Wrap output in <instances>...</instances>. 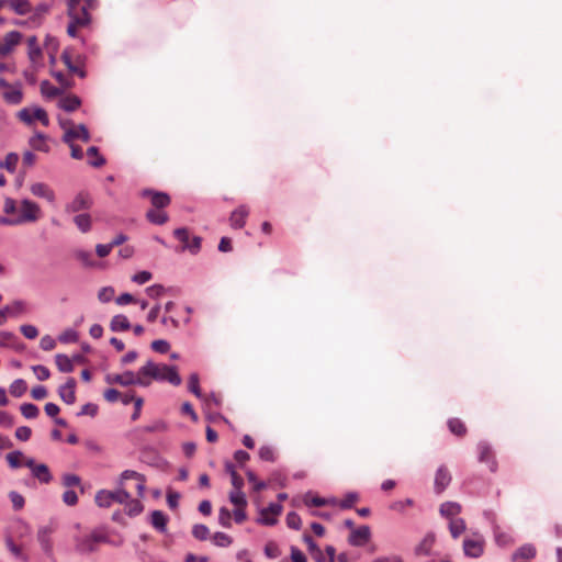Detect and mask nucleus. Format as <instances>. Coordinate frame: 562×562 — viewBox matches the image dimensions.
Instances as JSON below:
<instances>
[{
  "instance_id": "58",
  "label": "nucleus",
  "mask_w": 562,
  "mask_h": 562,
  "mask_svg": "<svg viewBox=\"0 0 562 562\" xmlns=\"http://www.w3.org/2000/svg\"><path fill=\"white\" fill-rule=\"evenodd\" d=\"M359 499L358 494L356 493H349L345 496L344 499L339 502V506L342 509H348L353 506V504Z\"/></svg>"
},
{
  "instance_id": "57",
  "label": "nucleus",
  "mask_w": 562,
  "mask_h": 562,
  "mask_svg": "<svg viewBox=\"0 0 562 562\" xmlns=\"http://www.w3.org/2000/svg\"><path fill=\"white\" fill-rule=\"evenodd\" d=\"M32 370L40 381H45L50 376L48 368L42 364L32 367Z\"/></svg>"
},
{
  "instance_id": "61",
  "label": "nucleus",
  "mask_w": 562,
  "mask_h": 562,
  "mask_svg": "<svg viewBox=\"0 0 562 562\" xmlns=\"http://www.w3.org/2000/svg\"><path fill=\"white\" fill-rule=\"evenodd\" d=\"M32 436V429L27 426H21L15 429V437L21 441H27Z\"/></svg>"
},
{
  "instance_id": "47",
  "label": "nucleus",
  "mask_w": 562,
  "mask_h": 562,
  "mask_svg": "<svg viewBox=\"0 0 562 562\" xmlns=\"http://www.w3.org/2000/svg\"><path fill=\"white\" fill-rule=\"evenodd\" d=\"M52 76L57 80L63 89H70L75 85L71 78L67 77L60 71H52Z\"/></svg>"
},
{
  "instance_id": "26",
  "label": "nucleus",
  "mask_w": 562,
  "mask_h": 562,
  "mask_svg": "<svg viewBox=\"0 0 562 562\" xmlns=\"http://www.w3.org/2000/svg\"><path fill=\"white\" fill-rule=\"evenodd\" d=\"M146 218L155 225H162L168 222L169 217L164 209H149L146 212Z\"/></svg>"
},
{
  "instance_id": "34",
  "label": "nucleus",
  "mask_w": 562,
  "mask_h": 562,
  "mask_svg": "<svg viewBox=\"0 0 562 562\" xmlns=\"http://www.w3.org/2000/svg\"><path fill=\"white\" fill-rule=\"evenodd\" d=\"M168 518L161 510H154L151 513L150 522L154 528L159 531H165L167 526Z\"/></svg>"
},
{
  "instance_id": "42",
  "label": "nucleus",
  "mask_w": 562,
  "mask_h": 562,
  "mask_svg": "<svg viewBox=\"0 0 562 562\" xmlns=\"http://www.w3.org/2000/svg\"><path fill=\"white\" fill-rule=\"evenodd\" d=\"M20 411H21V414L27 419L36 418L40 414L38 407L32 403L22 404L20 406Z\"/></svg>"
},
{
  "instance_id": "52",
  "label": "nucleus",
  "mask_w": 562,
  "mask_h": 562,
  "mask_svg": "<svg viewBox=\"0 0 562 562\" xmlns=\"http://www.w3.org/2000/svg\"><path fill=\"white\" fill-rule=\"evenodd\" d=\"M218 522L225 528L232 527V514L226 507H222L218 513Z\"/></svg>"
},
{
  "instance_id": "43",
  "label": "nucleus",
  "mask_w": 562,
  "mask_h": 562,
  "mask_svg": "<svg viewBox=\"0 0 562 562\" xmlns=\"http://www.w3.org/2000/svg\"><path fill=\"white\" fill-rule=\"evenodd\" d=\"M125 510L130 516H136L143 512V505L138 499L128 498L127 502H124Z\"/></svg>"
},
{
  "instance_id": "51",
  "label": "nucleus",
  "mask_w": 562,
  "mask_h": 562,
  "mask_svg": "<svg viewBox=\"0 0 562 562\" xmlns=\"http://www.w3.org/2000/svg\"><path fill=\"white\" fill-rule=\"evenodd\" d=\"M304 503L307 506L321 507V506H325V505H329V504H336V501H334V499H326V498H322V497H318V496L311 497V498L308 496H306L305 499H304Z\"/></svg>"
},
{
  "instance_id": "37",
  "label": "nucleus",
  "mask_w": 562,
  "mask_h": 562,
  "mask_svg": "<svg viewBox=\"0 0 562 562\" xmlns=\"http://www.w3.org/2000/svg\"><path fill=\"white\" fill-rule=\"evenodd\" d=\"M41 92L46 98H55L63 93V90L53 86L48 80L41 83Z\"/></svg>"
},
{
  "instance_id": "50",
  "label": "nucleus",
  "mask_w": 562,
  "mask_h": 562,
  "mask_svg": "<svg viewBox=\"0 0 562 562\" xmlns=\"http://www.w3.org/2000/svg\"><path fill=\"white\" fill-rule=\"evenodd\" d=\"M18 161L19 156L16 154L11 153L7 155L4 161L0 162V167L5 168L10 172H13L15 170Z\"/></svg>"
},
{
  "instance_id": "40",
  "label": "nucleus",
  "mask_w": 562,
  "mask_h": 562,
  "mask_svg": "<svg viewBox=\"0 0 562 562\" xmlns=\"http://www.w3.org/2000/svg\"><path fill=\"white\" fill-rule=\"evenodd\" d=\"M495 541L501 547H508L513 543V539L509 533L501 530L499 527L494 529Z\"/></svg>"
},
{
  "instance_id": "60",
  "label": "nucleus",
  "mask_w": 562,
  "mask_h": 562,
  "mask_svg": "<svg viewBox=\"0 0 562 562\" xmlns=\"http://www.w3.org/2000/svg\"><path fill=\"white\" fill-rule=\"evenodd\" d=\"M114 290L111 286L102 288L98 293V299L102 303H108L113 299Z\"/></svg>"
},
{
  "instance_id": "1",
  "label": "nucleus",
  "mask_w": 562,
  "mask_h": 562,
  "mask_svg": "<svg viewBox=\"0 0 562 562\" xmlns=\"http://www.w3.org/2000/svg\"><path fill=\"white\" fill-rule=\"evenodd\" d=\"M153 381H167L175 386L182 382L176 367L147 361L138 370V385L149 386Z\"/></svg>"
},
{
  "instance_id": "53",
  "label": "nucleus",
  "mask_w": 562,
  "mask_h": 562,
  "mask_svg": "<svg viewBox=\"0 0 562 562\" xmlns=\"http://www.w3.org/2000/svg\"><path fill=\"white\" fill-rule=\"evenodd\" d=\"M23 453L21 451H13L7 454V461L11 468H20Z\"/></svg>"
},
{
  "instance_id": "3",
  "label": "nucleus",
  "mask_w": 562,
  "mask_h": 562,
  "mask_svg": "<svg viewBox=\"0 0 562 562\" xmlns=\"http://www.w3.org/2000/svg\"><path fill=\"white\" fill-rule=\"evenodd\" d=\"M61 61L67 67L68 71L72 75H77L79 78L83 79L87 76L85 70L86 66V57L81 54H74L71 49H65L61 53Z\"/></svg>"
},
{
  "instance_id": "39",
  "label": "nucleus",
  "mask_w": 562,
  "mask_h": 562,
  "mask_svg": "<svg viewBox=\"0 0 562 562\" xmlns=\"http://www.w3.org/2000/svg\"><path fill=\"white\" fill-rule=\"evenodd\" d=\"M449 530L453 538H458L465 530V522L461 518L450 520Z\"/></svg>"
},
{
  "instance_id": "16",
  "label": "nucleus",
  "mask_w": 562,
  "mask_h": 562,
  "mask_svg": "<svg viewBox=\"0 0 562 562\" xmlns=\"http://www.w3.org/2000/svg\"><path fill=\"white\" fill-rule=\"evenodd\" d=\"M33 195L45 199L48 203L54 204L56 194L54 190L44 182H35L30 188Z\"/></svg>"
},
{
  "instance_id": "30",
  "label": "nucleus",
  "mask_w": 562,
  "mask_h": 562,
  "mask_svg": "<svg viewBox=\"0 0 562 562\" xmlns=\"http://www.w3.org/2000/svg\"><path fill=\"white\" fill-rule=\"evenodd\" d=\"M32 474L34 477H36L41 483H49L52 481V474L49 472V469L46 464H38L37 467H34V470L32 471Z\"/></svg>"
},
{
  "instance_id": "12",
  "label": "nucleus",
  "mask_w": 562,
  "mask_h": 562,
  "mask_svg": "<svg viewBox=\"0 0 562 562\" xmlns=\"http://www.w3.org/2000/svg\"><path fill=\"white\" fill-rule=\"evenodd\" d=\"M92 205L91 198L88 193H78L71 202L65 206L67 213H76L83 210H89Z\"/></svg>"
},
{
  "instance_id": "29",
  "label": "nucleus",
  "mask_w": 562,
  "mask_h": 562,
  "mask_svg": "<svg viewBox=\"0 0 562 562\" xmlns=\"http://www.w3.org/2000/svg\"><path fill=\"white\" fill-rule=\"evenodd\" d=\"M536 548L532 544H524L520 548H518L512 555L513 560L518 559H533L536 557Z\"/></svg>"
},
{
  "instance_id": "11",
  "label": "nucleus",
  "mask_w": 562,
  "mask_h": 562,
  "mask_svg": "<svg viewBox=\"0 0 562 562\" xmlns=\"http://www.w3.org/2000/svg\"><path fill=\"white\" fill-rule=\"evenodd\" d=\"M282 512V506L280 504H270L268 507L262 508L260 510V517L258 522L266 526H273L278 521V516Z\"/></svg>"
},
{
  "instance_id": "22",
  "label": "nucleus",
  "mask_w": 562,
  "mask_h": 562,
  "mask_svg": "<svg viewBox=\"0 0 562 562\" xmlns=\"http://www.w3.org/2000/svg\"><path fill=\"white\" fill-rule=\"evenodd\" d=\"M248 214H249L248 207L245 205H240L235 211H233V213L231 214V218H229L231 225L234 228L244 227Z\"/></svg>"
},
{
  "instance_id": "25",
  "label": "nucleus",
  "mask_w": 562,
  "mask_h": 562,
  "mask_svg": "<svg viewBox=\"0 0 562 562\" xmlns=\"http://www.w3.org/2000/svg\"><path fill=\"white\" fill-rule=\"evenodd\" d=\"M27 47H29V58L33 66L35 67L37 64H40L42 59V50L38 46L37 38L35 36H31L27 40Z\"/></svg>"
},
{
  "instance_id": "21",
  "label": "nucleus",
  "mask_w": 562,
  "mask_h": 562,
  "mask_svg": "<svg viewBox=\"0 0 562 562\" xmlns=\"http://www.w3.org/2000/svg\"><path fill=\"white\" fill-rule=\"evenodd\" d=\"M479 460L490 464V470L494 472L496 470V462L494 460L493 451L487 443L481 442L477 446Z\"/></svg>"
},
{
  "instance_id": "54",
  "label": "nucleus",
  "mask_w": 562,
  "mask_h": 562,
  "mask_svg": "<svg viewBox=\"0 0 562 562\" xmlns=\"http://www.w3.org/2000/svg\"><path fill=\"white\" fill-rule=\"evenodd\" d=\"M192 535L199 540H206L210 529L205 525H195L192 529Z\"/></svg>"
},
{
  "instance_id": "44",
  "label": "nucleus",
  "mask_w": 562,
  "mask_h": 562,
  "mask_svg": "<svg viewBox=\"0 0 562 562\" xmlns=\"http://www.w3.org/2000/svg\"><path fill=\"white\" fill-rule=\"evenodd\" d=\"M188 389L191 393H193L196 397L201 398L202 393L200 389V379L198 373H191L188 381Z\"/></svg>"
},
{
  "instance_id": "18",
  "label": "nucleus",
  "mask_w": 562,
  "mask_h": 562,
  "mask_svg": "<svg viewBox=\"0 0 562 562\" xmlns=\"http://www.w3.org/2000/svg\"><path fill=\"white\" fill-rule=\"evenodd\" d=\"M143 195L150 199L151 209H165L170 204V196L165 192L145 190Z\"/></svg>"
},
{
  "instance_id": "38",
  "label": "nucleus",
  "mask_w": 562,
  "mask_h": 562,
  "mask_svg": "<svg viewBox=\"0 0 562 562\" xmlns=\"http://www.w3.org/2000/svg\"><path fill=\"white\" fill-rule=\"evenodd\" d=\"M10 393L14 397H21L27 390V384L23 379L14 380L10 385Z\"/></svg>"
},
{
  "instance_id": "6",
  "label": "nucleus",
  "mask_w": 562,
  "mask_h": 562,
  "mask_svg": "<svg viewBox=\"0 0 562 562\" xmlns=\"http://www.w3.org/2000/svg\"><path fill=\"white\" fill-rule=\"evenodd\" d=\"M18 117L27 125L33 124L35 121H40L44 126L49 124L46 111L38 106L23 108L19 111Z\"/></svg>"
},
{
  "instance_id": "19",
  "label": "nucleus",
  "mask_w": 562,
  "mask_h": 562,
  "mask_svg": "<svg viewBox=\"0 0 562 562\" xmlns=\"http://www.w3.org/2000/svg\"><path fill=\"white\" fill-rule=\"evenodd\" d=\"M75 389L76 381L72 378L68 379L64 385L59 386L58 394L66 404L70 405L76 402Z\"/></svg>"
},
{
  "instance_id": "48",
  "label": "nucleus",
  "mask_w": 562,
  "mask_h": 562,
  "mask_svg": "<svg viewBox=\"0 0 562 562\" xmlns=\"http://www.w3.org/2000/svg\"><path fill=\"white\" fill-rule=\"evenodd\" d=\"M212 541L217 547H228L232 544L233 539L227 533L224 532H215Z\"/></svg>"
},
{
  "instance_id": "14",
  "label": "nucleus",
  "mask_w": 562,
  "mask_h": 562,
  "mask_svg": "<svg viewBox=\"0 0 562 562\" xmlns=\"http://www.w3.org/2000/svg\"><path fill=\"white\" fill-rule=\"evenodd\" d=\"M106 381L110 384H120L122 386L138 385V371H126L122 374H109Z\"/></svg>"
},
{
  "instance_id": "5",
  "label": "nucleus",
  "mask_w": 562,
  "mask_h": 562,
  "mask_svg": "<svg viewBox=\"0 0 562 562\" xmlns=\"http://www.w3.org/2000/svg\"><path fill=\"white\" fill-rule=\"evenodd\" d=\"M82 0H68V16L71 22L79 26H87L90 23V14L87 7L81 5Z\"/></svg>"
},
{
  "instance_id": "23",
  "label": "nucleus",
  "mask_w": 562,
  "mask_h": 562,
  "mask_svg": "<svg viewBox=\"0 0 562 562\" xmlns=\"http://www.w3.org/2000/svg\"><path fill=\"white\" fill-rule=\"evenodd\" d=\"M81 105V100L76 94H67L59 99L58 106L66 112L76 111Z\"/></svg>"
},
{
  "instance_id": "31",
  "label": "nucleus",
  "mask_w": 562,
  "mask_h": 562,
  "mask_svg": "<svg viewBox=\"0 0 562 562\" xmlns=\"http://www.w3.org/2000/svg\"><path fill=\"white\" fill-rule=\"evenodd\" d=\"M110 328L112 331H124L131 328V324L126 316L120 314L112 318Z\"/></svg>"
},
{
  "instance_id": "10",
  "label": "nucleus",
  "mask_w": 562,
  "mask_h": 562,
  "mask_svg": "<svg viewBox=\"0 0 562 562\" xmlns=\"http://www.w3.org/2000/svg\"><path fill=\"white\" fill-rule=\"evenodd\" d=\"M22 35L18 31H11L0 38V58L8 56L20 43Z\"/></svg>"
},
{
  "instance_id": "45",
  "label": "nucleus",
  "mask_w": 562,
  "mask_h": 562,
  "mask_svg": "<svg viewBox=\"0 0 562 562\" xmlns=\"http://www.w3.org/2000/svg\"><path fill=\"white\" fill-rule=\"evenodd\" d=\"M26 305L22 301H15L10 305L4 306V312H7L8 316H13L18 314H22L25 312Z\"/></svg>"
},
{
  "instance_id": "56",
  "label": "nucleus",
  "mask_w": 562,
  "mask_h": 562,
  "mask_svg": "<svg viewBox=\"0 0 562 562\" xmlns=\"http://www.w3.org/2000/svg\"><path fill=\"white\" fill-rule=\"evenodd\" d=\"M31 146L36 150H47V146L45 144V137L42 134H37L33 136L30 140Z\"/></svg>"
},
{
  "instance_id": "28",
  "label": "nucleus",
  "mask_w": 562,
  "mask_h": 562,
  "mask_svg": "<svg viewBox=\"0 0 562 562\" xmlns=\"http://www.w3.org/2000/svg\"><path fill=\"white\" fill-rule=\"evenodd\" d=\"M440 514L449 519H453L454 516L461 513V505L454 502H446L441 504Z\"/></svg>"
},
{
  "instance_id": "4",
  "label": "nucleus",
  "mask_w": 562,
  "mask_h": 562,
  "mask_svg": "<svg viewBox=\"0 0 562 562\" xmlns=\"http://www.w3.org/2000/svg\"><path fill=\"white\" fill-rule=\"evenodd\" d=\"M128 498L130 494L123 488H119L114 492L102 490L97 493L95 503L100 507H110L114 502L123 504L127 502Z\"/></svg>"
},
{
  "instance_id": "36",
  "label": "nucleus",
  "mask_w": 562,
  "mask_h": 562,
  "mask_svg": "<svg viewBox=\"0 0 562 562\" xmlns=\"http://www.w3.org/2000/svg\"><path fill=\"white\" fill-rule=\"evenodd\" d=\"M74 222L77 225L78 229L82 233H87L91 228V216L87 213L76 215L74 217Z\"/></svg>"
},
{
  "instance_id": "24",
  "label": "nucleus",
  "mask_w": 562,
  "mask_h": 562,
  "mask_svg": "<svg viewBox=\"0 0 562 562\" xmlns=\"http://www.w3.org/2000/svg\"><path fill=\"white\" fill-rule=\"evenodd\" d=\"M130 479H136L137 480V484H136L137 495L138 496H143L144 491H145V477L142 474L135 472V471L125 470L121 474V485H123V482L125 480H130Z\"/></svg>"
},
{
  "instance_id": "17",
  "label": "nucleus",
  "mask_w": 562,
  "mask_h": 562,
  "mask_svg": "<svg viewBox=\"0 0 562 562\" xmlns=\"http://www.w3.org/2000/svg\"><path fill=\"white\" fill-rule=\"evenodd\" d=\"M103 540V537L98 535L86 536L77 540L76 550L80 553L93 552L97 549V544Z\"/></svg>"
},
{
  "instance_id": "55",
  "label": "nucleus",
  "mask_w": 562,
  "mask_h": 562,
  "mask_svg": "<svg viewBox=\"0 0 562 562\" xmlns=\"http://www.w3.org/2000/svg\"><path fill=\"white\" fill-rule=\"evenodd\" d=\"M246 475H247L248 481L250 483H252L254 491L260 492L266 488V486H267L266 483L262 481H259L252 471L248 470L246 472Z\"/></svg>"
},
{
  "instance_id": "33",
  "label": "nucleus",
  "mask_w": 562,
  "mask_h": 562,
  "mask_svg": "<svg viewBox=\"0 0 562 562\" xmlns=\"http://www.w3.org/2000/svg\"><path fill=\"white\" fill-rule=\"evenodd\" d=\"M87 155L89 157V165L95 168L102 167L105 164V159L103 156L99 154V149L95 146H91L87 149Z\"/></svg>"
},
{
  "instance_id": "64",
  "label": "nucleus",
  "mask_w": 562,
  "mask_h": 562,
  "mask_svg": "<svg viewBox=\"0 0 562 562\" xmlns=\"http://www.w3.org/2000/svg\"><path fill=\"white\" fill-rule=\"evenodd\" d=\"M20 330L27 339H35L38 336V330L33 325H22Z\"/></svg>"
},
{
  "instance_id": "35",
  "label": "nucleus",
  "mask_w": 562,
  "mask_h": 562,
  "mask_svg": "<svg viewBox=\"0 0 562 562\" xmlns=\"http://www.w3.org/2000/svg\"><path fill=\"white\" fill-rule=\"evenodd\" d=\"M448 427L449 430L458 437H463L467 434V427L459 418H450L448 420Z\"/></svg>"
},
{
  "instance_id": "8",
  "label": "nucleus",
  "mask_w": 562,
  "mask_h": 562,
  "mask_svg": "<svg viewBox=\"0 0 562 562\" xmlns=\"http://www.w3.org/2000/svg\"><path fill=\"white\" fill-rule=\"evenodd\" d=\"M464 554L470 558H479L484 552V539L481 535L474 533L463 540Z\"/></svg>"
},
{
  "instance_id": "59",
  "label": "nucleus",
  "mask_w": 562,
  "mask_h": 562,
  "mask_svg": "<svg viewBox=\"0 0 562 562\" xmlns=\"http://www.w3.org/2000/svg\"><path fill=\"white\" fill-rule=\"evenodd\" d=\"M286 525H288L289 528L299 530L300 527H301V518H300V516L296 513H294V512L289 513L286 515Z\"/></svg>"
},
{
  "instance_id": "63",
  "label": "nucleus",
  "mask_w": 562,
  "mask_h": 562,
  "mask_svg": "<svg viewBox=\"0 0 562 562\" xmlns=\"http://www.w3.org/2000/svg\"><path fill=\"white\" fill-rule=\"evenodd\" d=\"M75 257L81 261L85 266H92V255L86 250H76Z\"/></svg>"
},
{
  "instance_id": "7",
  "label": "nucleus",
  "mask_w": 562,
  "mask_h": 562,
  "mask_svg": "<svg viewBox=\"0 0 562 562\" xmlns=\"http://www.w3.org/2000/svg\"><path fill=\"white\" fill-rule=\"evenodd\" d=\"M0 89L3 100L9 104H20L23 100V92L20 83L11 85L0 78Z\"/></svg>"
},
{
  "instance_id": "41",
  "label": "nucleus",
  "mask_w": 562,
  "mask_h": 562,
  "mask_svg": "<svg viewBox=\"0 0 562 562\" xmlns=\"http://www.w3.org/2000/svg\"><path fill=\"white\" fill-rule=\"evenodd\" d=\"M229 501L236 507H246L247 506V499H246L245 493L241 490H233L229 493Z\"/></svg>"
},
{
  "instance_id": "20",
  "label": "nucleus",
  "mask_w": 562,
  "mask_h": 562,
  "mask_svg": "<svg viewBox=\"0 0 562 562\" xmlns=\"http://www.w3.org/2000/svg\"><path fill=\"white\" fill-rule=\"evenodd\" d=\"M451 482V474L448 469L442 465L440 467L435 476V490L437 493H441Z\"/></svg>"
},
{
  "instance_id": "46",
  "label": "nucleus",
  "mask_w": 562,
  "mask_h": 562,
  "mask_svg": "<svg viewBox=\"0 0 562 562\" xmlns=\"http://www.w3.org/2000/svg\"><path fill=\"white\" fill-rule=\"evenodd\" d=\"M259 458L262 461L274 462L276 451L271 446H261L258 451Z\"/></svg>"
},
{
  "instance_id": "9",
  "label": "nucleus",
  "mask_w": 562,
  "mask_h": 562,
  "mask_svg": "<svg viewBox=\"0 0 562 562\" xmlns=\"http://www.w3.org/2000/svg\"><path fill=\"white\" fill-rule=\"evenodd\" d=\"M175 237L182 243L181 250H189L192 254H196L201 248V238L195 236L190 240L189 232L187 228H177L173 232Z\"/></svg>"
},
{
  "instance_id": "13",
  "label": "nucleus",
  "mask_w": 562,
  "mask_h": 562,
  "mask_svg": "<svg viewBox=\"0 0 562 562\" xmlns=\"http://www.w3.org/2000/svg\"><path fill=\"white\" fill-rule=\"evenodd\" d=\"M75 139H80L82 142H89L90 140V133L86 125L79 124V125H71L69 127V131L64 134L63 142L64 143H71Z\"/></svg>"
},
{
  "instance_id": "2",
  "label": "nucleus",
  "mask_w": 562,
  "mask_h": 562,
  "mask_svg": "<svg viewBox=\"0 0 562 562\" xmlns=\"http://www.w3.org/2000/svg\"><path fill=\"white\" fill-rule=\"evenodd\" d=\"M40 217H41L40 206L35 202L25 199V200L21 201L20 213L16 216L0 217V224L14 226V225H21L24 223L36 222Z\"/></svg>"
},
{
  "instance_id": "62",
  "label": "nucleus",
  "mask_w": 562,
  "mask_h": 562,
  "mask_svg": "<svg viewBox=\"0 0 562 562\" xmlns=\"http://www.w3.org/2000/svg\"><path fill=\"white\" fill-rule=\"evenodd\" d=\"M169 342L162 339L154 340L151 342V349L159 353H166L169 350Z\"/></svg>"
},
{
  "instance_id": "32",
  "label": "nucleus",
  "mask_w": 562,
  "mask_h": 562,
  "mask_svg": "<svg viewBox=\"0 0 562 562\" xmlns=\"http://www.w3.org/2000/svg\"><path fill=\"white\" fill-rule=\"evenodd\" d=\"M55 362L60 372L69 373L74 371V364L71 359L63 353L55 356Z\"/></svg>"
},
{
  "instance_id": "27",
  "label": "nucleus",
  "mask_w": 562,
  "mask_h": 562,
  "mask_svg": "<svg viewBox=\"0 0 562 562\" xmlns=\"http://www.w3.org/2000/svg\"><path fill=\"white\" fill-rule=\"evenodd\" d=\"M434 543H435V536L431 533L426 535L425 538L415 548V553L417 555H429Z\"/></svg>"
},
{
  "instance_id": "15",
  "label": "nucleus",
  "mask_w": 562,
  "mask_h": 562,
  "mask_svg": "<svg viewBox=\"0 0 562 562\" xmlns=\"http://www.w3.org/2000/svg\"><path fill=\"white\" fill-rule=\"evenodd\" d=\"M371 537V530L369 526H360L357 529H353L348 538V541L353 547H362L364 546Z\"/></svg>"
},
{
  "instance_id": "49",
  "label": "nucleus",
  "mask_w": 562,
  "mask_h": 562,
  "mask_svg": "<svg viewBox=\"0 0 562 562\" xmlns=\"http://www.w3.org/2000/svg\"><path fill=\"white\" fill-rule=\"evenodd\" d=\"M50 530L43 528L38 531V540L46 552L52 551V542L49 540Z\"/></svg>"
}]
</instances>
